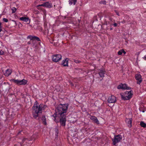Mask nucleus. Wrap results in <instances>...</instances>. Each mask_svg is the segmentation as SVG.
<instances>
[{
  "label": "nucleus",
  "instance_id": "nucleus-1",
  "mask_svg": "<svg viewBox=\"0 0 146 146\" xmlns=\"http://www.w3.org/2000/svg\"><path fill=\"white\" fill-rule=\"evenodd\" d=\"M68 104H60L57 107L58 115L60 118V122L61 125L65 126L66 121V113L68 109Z\"/></svg>",
  "mask_w": 146,
  "mask_h": 146
},
{
  "label": "nucleus",
  "instance_id": "nucleus-2",
  "mask_svg": "<svg viewBox=\"0 0 146 146\" xmlns=\"http://www.w3.org/2000/svg\"><path fill=\"white\" fill-rule=\"evenodd\" d=\"M38 102L36 101L33 107V109L34 111V112H33V116L35 119H36L38 117V113L41 112L43 107L42 104H40V105L38 106Z\"/></svg>",
  "mask_w": 146,
  "mask_h": 146
},
{
  "label": "nucleus",
  "instance_id": "nucleus-3",
  "mask_svg": "<svg viewBox=\"0 0 146 146\" xmlns=\"http://www.w3.org/2000/svg\"><path fill=\"white\" fill-rule=\"evenodd\" d=\"M121 98L123 100H129L132 97L133 95V91L131 90L130 91H126L124 94H120Z\"/></svg>",
  "mask_w": 146,
  "mask_h": 146
},
{
  "label": "nucleus",
  "instance_id": "nucleus-4",
  "mask_svg": "<svg viewBox=\"0 0 146 146\" xmlns=\"http://www.w3.org/2000/svg\"><path fill=\"white\" fill-rule=\"evenodd\" d=\"M11 81L18 85H25L26 84L27 82V80L24 79H23L21 80L12 79L11 80Z\"/></svg>",
  "mask_w": 146,
  "mask_h": 146
},
{
  "label": "nucleus",
  "instance_id": "nucleus-5",
  "mask_svg": "<svg viewBox=\"0 0 146 146\" xmlns=\"http://www.w3.org/2000/svg\"><path fill=\"white\" fill-rule=\"evenodd\" d=\"M122 138V136L120 135L114 136V138L112 139L113 144L115 145L117 143L120 141Z\"/></svg>",
  "mask_w": 146,
  "mask_h": 146
},
{
  "label": "nucleus",
  "instance_id": "nucleus-6",
  "mask_svg": "<svg viewBox=\"0 0 146 146\" xmlns=\"http://www.w3.org/2000/svg\"><path fill=\"white\" fill-rule=\"evenodd\" d=\"M27 38L30 39L31 40V41L32 44H33V46L36 42L35 40H36L37 41H40V40L38 37L35 36H32L31 35L27 36Z\"/></svg>",
  "mask_w": 146,
  "mask_h": 146
},
{
  "label": "nucleus",
  "instance_id": "nucleus-7",
  "mask_svg": "<svg viewBox=\"0 0 146 146\" xmlns=\"http://www.w3.org/2000/svg\"><path fill=\"white\" fill-rule=\"evenodd\" d=\"M62 58V56L60 54H56L52 56V61L57 62L60 61Z\"/></svg>",
  "mask_w": 146,
  "mask_h": 146
},
{
  "label": "nucleus",
  "instance_id": "nucleus-8",
  "mask_svg": "<svg viewBox=\"0 0 146 146\" xmlns=\"http://www.w3.org/2000/svg\"><path fill=\"white\" fill-rule=\"evenodd\" d=\"M117 88L118 89L127 90H130L131 88L128 87L127 85L125 84H121L118 86Z\"/></svg>",
  "mask_w": 146,
  "mask_h": 146
},
{
  "label": "nucleus",
  "instance_id": "nucleus-9",
  "mask_svg": "<svg viewBox=\"0 0 146 146\" xmlns=\"http://www.w3.org/2000/svg\"><path fill=\"white\" fill-rule=\"evenodd\" d=\"M135 77L136 79L137 80V83L139 84H140L142 81L141 75L139 74H136L135 75Z\"/></svg>",
  "mask_w": 146,
  "mask_h": 146
},
{
  "label": "nucleus",
  "instance_id": "nucleus-10",
  "mask_svg": "<svg viewBox=\"0 0 146 146\" xmlns=\"http://www.w3.org/2000/svg\"><path fill=\"white\" fill-rule=\"evenodd\" d=\"M108 101L109 103H115L116 101V98L113 96H111L109 97Z\"/></svg>",
  "mask_w": 146,
  "mask_h": 146
},
{
  "label": "nucleus",
  "instance_id": "nucleus-11",
  "mask_svg": "<svg viewBox=\"0 0 146 146\" xmlns=\"http://www.w3.org/2000/svg\"><path fill=\"white\" fill-rule=\"evenodd\" d=\"M106 72L105 70L103 69H100L99 70L98 74L101 78H103L104 77V74Z\"/></svg>",
  "mask_w": 146,
  "mask_h": 146
},
{
  "label": "nucleus",
  "instance_id": "nucleus-12",
  "mask_svg": "<svg viewBox=\"0 0 146 146\" xmlns=\"http://www.w3.org/2000/svg\"><path fill=\"white\" fill-rule=\"evenodd\" d=\"M126 122L127 123V125L129 127H131L132 126V119L131 118L126 119Z\"/></svg>",
  "mask_w": 146,
  "mask_h": 146
},
{
  "label": "nucleus",
  "instance_id": "nucleus-13",
  "mask_svg": "<svg viewBox=\"0 0 146 146\" xmlns=\"http://www.w3.org/2000/svg\"><path fill=\"white\" fill-rule=\"evenodd\" d=\"M90 119L93 120L94 122L96 123L97 124H99V121L98 120L97 118L95 116H91L90 117Z\"/></svg>",
  "mask_w": 146,
  "mask_h": 146
},
{
  "label": "nucleus",
  "instance_id": "nucleus-14",
  "mask_svg": "<svg viewBox=\"0 0 146 146\" xmlns=\"http://www.w3.org/2000/svg\"><path fill=\"white\" fill-rule=\"evenodd\" d=\"M20 20L25 21L28 24L30 23V21L29 20V18L25 17H22L19 18Z\"/></svg>",
  "mask_w": 146,
  "mask_h": 146
},
{
  "label": "nucleus",
  "instance_id": "nucleus-15",
  "mask_svg": "<svg viewBox=\"0 0 146 146\" xmlns=\"http://www.w3.org/2000/svg\"><path fill=\"white\" fill-rule=\"evenodd\" d=\"M68 58H66L62 61V64L64 66H68Z\"/></svg>",
  "mask_w": 146,
  "mask_h": 146
},
{
  "label": "nucleus",
  "instance_id": "nucleus-16",
  "mask_svg": "<svg viewBox=\"0 0 146 146\" xmlns=\"http://www.w3.org/2000/svg\"><path fill=\"white\" fill-rule=\"evenodd\" d=\"M11 72L12 71L10 69H8L6 70L4 74L5 76H8L11 74Z\"/></svg>",
  "mask_w": 146,
  "mask_h": 146
},
{
  "label": "nucleus",
  "instance_id": "nucleus-17",
  "mask_svg": "<svg viewBox=\"0 0 146 146\" xmlns=\"http://www.w3.org/2000/svg\"><path fill=\"white\" fill-rule=\"evenodd\" d=\"M45 7L47 8H50L52 7V6L51 3L47 1L44 3Z\"/></svg>",
  "mask_w": 146,
  "mask_h": 146
},
{
  "label": "nucleus",
  "instance_id": "nucleus-18",
  "mask_svg": "<svg viewBox=\"0 0 146 146\" xmlns=\"http://www.w3.org/2000/svg\"><path fill=\"white\" fill-rule=\"evenodd\" d=\"M41 119L43 123L45 125H46V119L45 116L43 115Z\"/></svg>",
  "mask_w": 146,
  "mask_h": 146
},
{
  "label": "nucleus",
  "instance_id": "nucleus-19",
  "mask_svg": "<svg viewBox=\"0 0 146 146\" xmlns=\"http://www.w3.org/2000/svg\"><path fill=\"white\" fill-rule=\"evenodd\" d=\"M69 82L72 87V88H74V87H75V84L76 83L75 82L73 81L72 82L71 81H69Z\"/></svg>",
  "mask_w": 146,
  "mask_h": 146
},
{
  "label": "nucleus",
  "instance_id": "nucleus-20",
  "mask_svg": "<svg viewBox=\"0 0 146 146\" xmlns=\"http://www.w3.org/2000/svg\"><path fill=\"white\" fill-rule=\"evenodd\" d=\"M76 1L77 0H69V4L70 5H71L72 3H73L74 5H75Z\"/></svg>",
  "mask_w": 146,
  "mask_h": 146
},
{
  "label": "nucleus",
  "instance_id": "nucleus-21",
  "mask_svg": "<svg viewBox=\"0 0 146 146\" xmlns=\"http://www.w3.org/2000/svg\"><path fill=\"white\" fill-rule=\"evenodd\" d=\"M140 125L142 127L144 128L146 127V124L144 123L143 121H141L140 122Z\"/></svg>",
  "mask_w": 146,
  "mask_h": 146
},
{
  "label": "nucleus",
  "instance_id": "nucleus-22",
  "mask_svg": "<svg viewBox=\"0 0 146 146\" xmlns=\"http://www.w3.org/2000/svg\"><path fill=\"white\" fill-rule=\"evenodd\" d=\"M54 131L55 132V134L56 136L57 137L59 133L58 130V128H56L54 129Z\"/></svg>",
  "mask_w": 146,
  "mask_h": 146
},
{
  "label": "nucleus",
  "instance_id": "nucleus-23",
  "mask_svg": "<svg viewBox=\"0 0 146 146\" xmlns=\"http://www.w3.org/2000/svg\"><path fill=\"white\" fill-rule=\"evenodd\" d=\"M11 10H12V13H15L16 11L17 10V9H16L15 7H13Z\"/></svg>",
  "mask_w": 146,
  "mask_h": 146
},
{
  "label": "nucleus",
  "instance_id": "nucleus-24",
  "mask_svg": "<svg viewBox=\"0 0 146 146\" xmlns=\"http://www.w3.org/2000/svg\"><path fill=\"white\" fill-rule=\"evenodd\" d=\"M119 55H121L122 54V49H121L120 50H119L117 53Z\"/></svg>",
  "mask_w": 146,
  "mask_h": 146
},
{
  "label": "nucleus",
  "instance_id": "nucleus-25",
  "mask_svg": "<svg viewBox=\"0 0 146 146\" xmlns=\"http://www.w3.org/2000/svg\"><path fill=\"white\" fill-rule=\"evenodd\" d=\"M75 87L78 89L79 88V84L77 83L75 84Z\"/></svg>",
  "mask_w": 146,
  "mask_h": 146
},
{
  "label": "nucleus",
  "instance_id": "nucleus-26",
  "mask_svg": "<svg viewBox=\"0 0 146 146\" xmlns=\"http://www.w3.org/2000/svg\"><path fill=\"white\" fill-rule=\"evenodd\" d=\"M74 62L76 63H79L81 62V61L78 60H74Z\"/></svg>",
  "mask_w": 146,
  "mask_h": 146
},
{
  "label": "nucleus",
  "instance_id": "nucleus-27",
  "mask_svg": "<svg viewBox=\"0 0 146 146\" xmlns=\"http://www.w3.org/2000/svg\"><path fill=\"white\" fill-rule=\"evenodd\" d=\"M3 21L5 22H7L8 21V20L5 18H3Z\"/></svg>",
  "mask_w": 146,
  "mask_h": 146
},
{
  "label": "nucleus",
  "instance_id": "nucleus-28",
  "mask_svg": "<svg viewBox=\"0 0 146 146\" xmlns=\"http://www.w3.org/2000/svg\"><path fill=\"white\" fill-rule=\"evenodd\" d=\"M115 13H116L117 15H118V16L120 15L119 14V12L117 10H115Z\"/></svg>",
  "mask_w": 146,
  "mask_h": 146
},
{
  "label": "nucleus",
  "instance_id": "nucleus-29",
  "mask_svg": "<svg viewBox=\"0 0 146 146\" xmlns=\"http://www.w3.org/2000/svg\"><path fill=\"white\" fill-rule=\"evenodd\" d=\"M27 139V138H24L22 140V142L23 143Z\"/></svg>",
  "mask_w": 146,
  "mask_h": 146
},
{
  "label": "nucleus",
  "instance_id": "nucleus-30",
  "mask_svg": "<svg viewBox=\"0 0 146 146\" xmlns=\"http://www.w3.org/2000/svg\"><path fill=\"white\" fill-rule=\"evenodd\" d=\"M4 52L2 50L0 51V55H2L3 54Z\"/></svg>",
  "mask_w": 146,
  "mask_h": 146
},
{
  "label": "nucleus",
  "instance_id": "nucleus-31",
  "mask_svg": "<svg viewBox=\"0 0 146 146\" xmlns=\"http://www.w3.org/2000/svg\"><path fill=\"white\" fill-rule=\"evenodd\" d=\"M102 3H103L104 4H106V1H102L101 2Z\"/></svg>",
  "mask_w": 146,
  "mask_h": 146
},
{
  "label": "nucleus",
  "instance_id": "nucleus-32",
  "mask_svg": "<svg viewBox=\"0 0 146 146\" xmlns=\"http://www.w3.org/2000/svg\"><path fill=\"white\" fill-rule=\"evenodd\" d=\"M44 4H44V3L43 4L40 5H39V6L45 7V5Z\"/></svg>",
  "mask_w": 146,
  "mask_h": 146
},
{
  "label": "nucleus",
  "instance_id": "nucleus-33",
  "mask_svg": "<svg viewBox=\"0 0 146 146\" xmlns=\"http://www.w3.org/2000/svg\"><path fill=\"white\" fill-rule=\"evenodd\" d=\"M113 25L114 26V27H116L117 26V24L116 23H115Z\"/></svg>",
  "mask_w": 146,
  "mask_h": 146
},
{
  "label": "nucleus",
  "instance_id": "nucleus-34",
  "mask_svg": "<svg viewBox=\"0 0 146 146\" xmlns=\"http://www.w3.org/2000/svg\"><path fill=\"white\" fill-rule=\"evenodd\" d=\"M126 53V52L124 51V50L122 49V53H123L124 54H125Z\"/></svg>",
  "mask_w": 146,
  "mask_h": 146
},
{
  "label": "nucleus",
  "instance_id": "nucleus-35",
  "mask_svg": "<svg viewBox=\"0 0 146 146\" xmlns=\"http://www.w3.org/2000/svg\"><path fill=\"white\" fill-rule=\"evenodd\" d=\"M27 44H32L31 41L28 42H27Z\"/></svg>",
  "mask_w": 146,
  "mask_h": 146
},
{
  "label": "nucleus",
  "instance_id": "nucleus-36",
  "mask_svg": "<svg viewBox=\"0 0 146 146\" xmlns=\"http://www.w3.org/2000/svg\"><path fill=\"white\" fill-rule=\"evenodd\" d=\"M53 116L54 117L55 119H56V115L55 113L54 115H53Z\"/></svg>",
  "mask_w": 146,
  "mask_h": 146
},
{
  "label": "nucleus",
  "instance_id": "nucleus-37",
  "mask_svg": "<svg viewBox=\"0 0 146 146\" xmlns=\"http://www.w3.org/2000/svg\"><path fill=\"white\" fill-rule=\"evenodd\" d=\"M121 23H125V20H123L121 22Z\"/></svg>",
  "mask_w": 146,
  "mask_h": 146
},
{
  "label": "nucleus",
  "instance_id": "nucleus-38",
  "mask_svg": "<svg viewBox=\"0 0 146 146\" xmlns=\"http://www.w3.org/2000/svg\"><path fill=\"white\" fill-rule=\"evenodd\" d=\"M143 59L146 60V55L143 57Z\"/></svg>",
  "mask_w": 146,
  "mask_h": 146
},
{
  "label": "nucleus",
  "instance_id": "nucleus-39",
  "mask_svg": "<svg viewBox=\"0 0 146 146\" xmlns=\"http://www.w3.org/2000/svg\"><path fill=\"white\" fill-rule=\"evenodd\" d=\"M109 20L111 21H112V20H113V19L111 18V17H110L109 18Z\"/></svg>",
  "mask_w": 146,
  "mask_h": 146
},
{
  "label": "nucleus",
  "instance_id": "nucleus-40",
  "mask_svg": "<svg viewBox=\"0 0 146 146\" xmlns=\"http://www.w3.org/2000/svg\"><path fill=\"white\" fill-rule=\"evenodd\" d=\"M112 29H112V28H111L110 29V30H112Z\"/></svg>",
  "mask_w": 146,
  "mask_h": 146
},
{
  "label": "nucleus",
  "instance_id": "nucleus-41",
  "mask_svg": "<svg viewBox=\"0 0 146 146\" xmlns=\"http://www.w3.org/2000/svg\"><path fill=\"white\" fill-rule=\"evenodd\" d=\"M145 112V111L144 110H143L142 111V112Z\"/></svg>",
  "mask_w": 146,
  "mask_h": 146
},
{
  "label": "nucleus",
  "instance_id": "nucleus-42",
  "mask_svg": "<svg viewBox=\"0 0 146 146\" xmlns=\"http://www.w3.org/2000/svg\"><path fill=\"white\" fill-rule=\"evenodd\" d=\"M20 133V132H19V133H18V134H19Z\"/></svg>",
  "mask_w": 146,
  "mask_h": 146
}]
</instances>
